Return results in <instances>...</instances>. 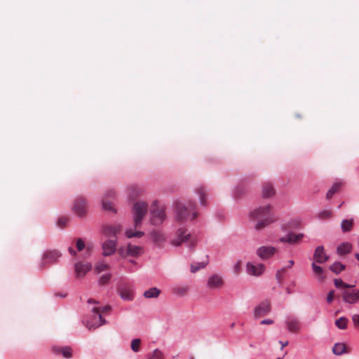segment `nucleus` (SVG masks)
<instances>
[{
	"label": "nucleus",
	"mask_w": 359,
	"mask_h": 359,
	"mask_svg": "<svg viewBox=\"0 0 359 359\" xmlns=\"http://www.w3.org/2000/svg\"><path fill=\"white\" fill-rule=\"evenodd\" d=\"M249 217L251 220L257 222L255 226L257 231L264 229L276 219L272 207L269 204L259 206L251 211Z\"/></svg>",
	"instance_id": "f257e3e1"
},
{
	"label": "nucleus",
	"mask_w": 359,
	"mask_h": 359,
	"mask_svg": "<svg viewBox=\"0 0 359 359\" xmlns=\"http://www.w3.org/2000/svg\"><path fill=\"white\" fill-rule=\"evenodd\" d=\"M196 205L192 202L184 203L182 202L175 203V219L179 222H184L192 220L197 217L198 213L195 211Z\"/></svg>",
	"instance_id": "f03ea898"
},
{
	"label": "nucleus",
	"mask_w": 359,
	"mask_h": 359,
	"mask_svg": "<svg viewBox=\"0 0 359 359\" xmlns=\"http://www.w3.org/2000/svg\"><path fill=\"white\" fill-rule=\"evenodd\" d=\"M88 304L91 306L89 309L92 316L89 319H86L84 322L86 327L88 330H94L106 323V320L103 318L100 313V308L98 306L100 302L93 299H88Z\"/></svg>",
	"instance_id": "7ed1b4c3"
},
{
	"label": "nucleus",
	"mask_w": 359,
	"mask_h": 359,
	"mask_svg": "<svg viewBox=\"0 0 359 359\" xmlns=\"http://www.w3.org/2000/svg\"><path fill=\"white\" fill-rule=\"evenodd\" d=\"M196 238L191 233H188L184 228H179L175 233V237L171 241V244L174 246H180L182 243H186L187 246L193 250L196 245Z\"/></svg>",
	"instance_id": "20e7f679"
},
{
	"label": "nucleus",
	"mask_w": 359,
	"mask_h": 359,
	"mask_svg": "<svg viewBox=\"0 0 359 359\" xmlns=\"http://www.w3.org/2000/svg\"><path fill=\"white\" fill-rule=\"evenodd\" d=\"M148 205L144 201H137L134 203L133 213L134 217L135 227L138 228L142 224V221L147 213Z\"/></svg>",
	"instance_id": "39448f33"
},
{
	"label": "nucleus",
	"mask_w": 359,
	"mask_h": 359,
	"mask_svg": "<svg viewBox=\"0 0 359 359\" xmlns=\"http://www.w3.org/2000/svg\"><path fill=\"white\" fill-rule=\"evenodd\" d=\"M150 212V222L153 225H160L165 219V208L163 206H158L156 201L151 204Z\"/></svg>",
	"instance_id": "423d86ee"
},
{
	"label": "nucleus",
	"mask_w": 359,
	"mask_h": 359,
	"mask_svg": "<svg viewBox=\"0 0 359 359\" xmlns=\"http://www.w3.org/2000/svg\"><path fill=\"white\" fill-rule=\"evenodd\" d=\"M60 256L61 254L57 250H53L46 251L43 255L40 267L44 269L56 263Z\"/></svg>",
	"instance_id": "0eeeda50"
},
{
	"label": "nucleus",
	"mask_w": 359,
	"mask_h": 359,
	"mask_svg": "<svg viewBox=\"0 0 359 359\" xmlns=\"http://www.w3.org/2000/svg\"><path fill=\"white\" fill-rule=\"evenodd\" d=\"M143 252L144 250L142 247L134 245L130 243H128L126 248H121L119 250L120 255L123 257H126L127 256L137 257L141 255L143 253Z\"/></svg>",
	"instance_id": "6e6552de"
},
{
	"label": "nucleus",
	"mask_w": 359,
	"mask_h": 359,
	"mask_svg": "<svg viewBox=\"0 0 359 359\" xmlns=\"http://www.w3.org/2000/svg\"><path fill=\"white\" fill-rule=\"evenodd\" d=\"M278 249L273 246L263 245L257 248V255L262 260H266L273 257Z\"/></svg>",
	"instance_id": "1a4fd4ad"
},
{
	"label": "nucleus",
	"mask_w": 359,
	"mask_h": 359,
	"mask_svg": "<svg viewBox=\"0 0 359 359\" xmlns=\"http://www.w3.org/2000/svg\"><path fill=\"white\" fill-rule=\"evenodd\" d=\"M73 211L79 217H83L87 212V201L83 197H78L74 201Z\"/></svg>",
	"instance_id": "9d476101"
},
{
	"label": "nucleus",
	"mask_w": 359,
	"mask_h": 359,
	"mask_svg": "<svg viewBox=\"0 0 359 359\" xmlns=\"http://www.w3.org/2000/svg\"><path fill=\"white\" fill-rule=\"evenodd\" d=\"M265 271V266L263 264H255L253 262H248L246 264V271L248 274L253 276H259Z\"/></svg>",
	"instance_id": "9b49d317"
},
{
	"label": "nucleus",
	"mask_w": 359,
	"mask_h": 359,
	"mask_svg": "<svg viewBox=\"0 0 359 359\" xmlns=\"http://www.w3.org/2000/svg\"><path fill=\"white\" fill-rule=\"evenodd\" d=\"M329 258L330 257L326 254L323 245H318L316 247L313 253V260L316 264H323L328 261Z\"/></svg>",
	"instance_id": "f8f14e48"
},
{
	"label": "nucleus",
	"mask_w": 359,
	"mask_h": 359,
	"mask_svg": "<svg viewBox=\"0 0 359 359\" xmlns=\"http://www.w3.org/2000/svg\"><path fill=\"white\" fill-rule=\"evenodd\" d=\"M271 311V304L268 301H264L260 303L254 310V316L259 318L269 313Z\"/></svg>",
	"instance_id": "ddd939ff"
},
{
	"label": "nucleus",
	"mask_w": 359,
	"mask_h": 359,
	"mask_svg": "<svg viewBox=\"0 0 359 359\" xmlns=\"http://www.w3.org/2000/svg\"><path fill=\"white\" fill-rule=\"evenodd\" d=\"M342 299L348 304H356L359 301V289L356 291H344L342 293Z\"/></svg>",
	"instance_id": "4468645a"
},
{
	"label": "nucleus",
	"mask_w": 359,
	"mask_h": 359,
	"mask_svg": "<svg viewBox=\"0 0 359 359\" xmlns=\"http://www.w3.org/2000/svg\"><path fill=\"white\" fill-rule=\"evenodd\" d=\"M102 255L107 257L113 255L116 249V241L113 240H107L102 243Z\"/></svg>",
	"instance_id": "2eb2a0df"
},
{
	"label": "nucleus",
	"mask_w": 359,
	"mask_h": 359,
	"mask_svg": "<svg viewBox=\"0 0 359 359\" xmlns=\"http://www.w3.org/2000/svg\"><path fill=\"white\" fill-rule=\"evenodd\" d=\"M92 269V265L89 262H79L75 264V272L77 277H83Z\"/></svg>",
	"instance_id": "dca6fc26"
},
{
	"label": "nucleus",
	"mask_w": 359,
	"mask_h": 359,
	"mask_svg": "<svg viewBox=\"0 0 359 359\" xmlns=\"http://www.w3.org/2000/svg\"><path fill=\"white\" fill-rule=\"evenodd\" d=\"M207 284L210 289H219L223 286L224 281L221 276L215 274L208 278Z\"/></svg>",
	"instance_id": "f3484780"
},
{
	"label": "nucleus",
	"mask_w": 359,
	"mask_h": 359,
	"mask_svg": "<svg viewBox=\"0 0 359 359\" xmlns=\"http://www.w3.org/2000/svg\"><path fill=\"white\" fill-rule=\"evenodd\" d=\"M121 297L123 300L131 301L133 299V292L132 288L128 285H123L118 289Z\"/></svg>",
	"instance_id": "a211bd4d"
},
{
	"label": "nucleus",
	"mask_w": 359,
	"mask_h": 359,
	"mask_svg": "<svg viewBox=\"0 0 359 359\" xmlns=\"http://www.w3.org/2000/svg\"><path fill=\"white\" fill-rule=\"evenodd\" d=\"M121 230V226L119 224L114 225H104L103 226V233L107 236H115L116 233H119Z\"/></svg>",
	"instance_id": "6ab92c4d"
},
{
	"label": "nucleus",
	"mask_w": 359,
	"mask_h": 359,
	"mask_svg": "<svg viewBox=\"0 0 359 359\" xmlns=\"http://www.w3.org/2000/svg\"><path fill=\"white\" fill-rule=\"evenodd\" d=\"M287 329L292 333H297L300 330V322L296 318H289L286 320Z\"/></svg>",
	"instance_id": "aec40b11"
},
{
	"label": "nucleus",
	"mask_w": 359,
	"mask_h": 359,
	"mask_svg": "<svg viewBox=\"0 0 359 359\" xmlns=\"http://www.w3.org/2000/svg\"><path fill=\"white\" fill-rule=\"evenodd\" d=\"M311 266L318 280L321 283L324 282L327 278L324 269L321 266L317 265L315 262L312 263Z\"/></svg>",
	"instance_id": "412c9836"
},
{
	"label": "nucleus",
	"mask_w": 359,
	"mask_h": 359,
	"mask_svg": "<svg viewBox=\"0 0 359 359\" xmlns=\"http://www.w3.org/2000/svg\"><path fill=\"white\" fill-rule=\"evenodd\" d=\"M303 238V234H294V233H289L288 235L282 237L280 238V241L282 243H296L299 241H300Z\"/></svg>",
	"instance_id": "4be33fe9"
},
{
	"label": "nucleus",
	"mask_w": 359,
	"mask_h": 359,
	"mask_svg": "<svg viewBox=\"0 0 359 359\" xmlns=\"http://www.w3.org/2000/svg\"><path fill=\"white\" fill-rule=\"evenodd\" d=\"M151 237L152 241L159 246H161L165 241V236L164 234L158 230H154L151 231Z\"/></svg>",
	"instance_id": "5701e85b"
},
{
	"label": "nucleus",
	"mask_w": 359,
	"mask_h": 359,
	"mask_svg": "<svg viewBox=\"0 0 359 359\" xmlns=\"http://www.w3.org/2000/svg\"><path fill=\"white\" fill-rule=\"evenodd\" d=\"M53 352L57 354H62L65 358H70L72 356V349L71 347H54Z\"/></svg>",
	"instance_id": "b1692460"
},
{
	"label": "nucleus",
	"mask_w": 359,
	"mask_h": 359,
	"mask_svg": "<svg viewBox=\"0 0 359 359\" xmlns=\"http://www.w3.org/2000/svg\"><path fill=\"white\" fill-rule=\"evenodd\" d=\"M275 189L273 185L269 182H266L262 187V196L265 198H270L275 195Z\"/></svg>",
	"instance_id": "393cba45"
},
{
	"label": "nucleus",
	"mask_w": 359,
	"mask_h": 359,
	"mask_svg": "<svg viewBox=\"0 0 359 359\" xmlns=\"http://www.w3.org/2000/svg\"><path fill=\"white\" fill-rule=\"evenodd\" d=\"M352 250V245L348 242L340 244L337 249L339 255H345L350 253Z\"/></svg>",
	"instance_id": "a878e982"
},
{
	"label": "nucleus",
	"mask_w": 359,
	"mask_h": 359,
	"mask_svg": "<svg viewBox=\"0 0 359 359\" xmlns=\"http://www.w3.org/2000/svg\"><path fill=\"white\" fill-rule=\"evenodd\" d=\"M110 265L102 260L98 262L95 266V271L96 273H100L103 271H109L110 269Z\"/></svg>",
	"instance_id": "bb28decb"
},
{
	"label": "nucleus",
	"mask_w": 359,
	"mask_h": 359,
	"mask_svg": "<svg viewBox=\"0 0 359 359\" xmlns=\"http://www.w3.org/2000/svg\"><path fill=\"white\" fill-rule=\"evenodd\" d=\"M332 351L335 355H339L344 353H347V348L344 343H337L335 344L332 348Z\"/></svg>",
	"instance_id": "cd10ccee"
},
{
	"label": "nucleus",
	"mask_w": 359,
	"mask_h": 359,
	"mask_svg": "<svg viewBox=\"0 0 359 359\" xmlns=\"http://www.w3.org/2000/svg\"><path fill=\"white\" fill-rule=\"evenodd\" d=\"M161 294V290L157 287H151L144 292L145 298H157Z\"/></svg>",
	"instance_id": "c85d7f7f"
},
{
	"label": "nucleus",
	"mask_w": 359,
	"mask_h": 359,
	"mask_svg": "<svg viewBox=\"0 0 359 359\" xmlns=\"http://www.w3.org/2000/svg\"><path fill=\"white\" fill-rule=\"evenodd\" d=\"M342 187L341 182H336L333 184V186L328 190L326 198L327 199H330L334 194L339 191Z\"/></svg>",
	"instance_id": "c756f323"
},
{
	"label": "nucleus",
	"mask_w": 359,
	"mask_h": 359,
	"mask_svg": "<svg viewBox=\"0 0 359 359\" xmlns=\"http://www.w3.org/2000/svg\"><path fill=\"white\" fill-rule=\"evenodd\" d=\"M353 226V219H344L341 222V229L343 232L350 231Z\"/></svg>",
	"instance_id": "7c9ffc66"
},
{
	"label": "nucleus",
	"mask_w": 359,
	"mask_h": 359,
	"mask_svg": "<svg viewBox=\"0 0 359 359\" xmlns=\"http://www.w3.org/2000/svg\"><path fill=\"white\" fill-rule=\"evenodd\" d=\"M345 268V265L339 262H334L330 266V269L336 274L339 273L341 271L344 270Z\"/></svg>",
	"instance_id": "2f4dec72"
},
{
	"label": "nucleus",
	"mask_w": 359,
	"mask_h": 359,
	"mask_svg": "<svg viewBox=\"0 0 359 359\" xmlns=\"http://www.w3.org/2000/svg\"><path fill=\"white\" fill-rule=\"evenodd\" d=\"M174 293L179 296H184L189 292V287L187 285L177 286L173 289Z\"/></svg>",
	"instance_id": "473e14b6"
},
{
	"label": "nucleus",
	"mask_w": 359,
	"mask_h": 359,
	"mask_svg": "<svg viewBox=\"0 0 359 359\" xmlns=\"http://www.w3.org/2000/svg\"><path fill=\"white\" fill-rule=\"evenodd\" d=\"M196 192L198 194L200 197V201L201 205H206V194L205 190L203 187H199L196 189Z\"/></svg>",
	"instance_id": "72a5a7b5"
},
{
	"label": "nucleus",
	"mask_w": 359,
	"mask_h": 359,
	"mask_svg": "<svg viewBox=\"0 0 359 359\" xmlns=\"http://www.w3.org/2000/svg\"><path fill=\"white\" fill-rule=\"evenodd\" d=\"M348 319L345 317H341L335 321L336 326L341 330H344L347 327Z\"/></svg>",
	"instance_id": "f704fd0d"
},
{
	"label": "nucleus",
	"mask_w": 359,
	"mask_h": 359,
	"mask_svg": "<svg viewBox=\"0 0 359 359\" xmlns=\"http://www.w3.org/2000/svg\"><path fill=\"white\" fill-rule=\"evenodd\" d=\"M144 233L143 231H133L132 230H127L126 231V236L127 238H133V237H137L141 238L143 236Z\"/></svg>",
	"instance_id": "c9c22d12"
},
{
	"label": "nucleus",
	"mask_w": 359,
	"mask_h": 359,
	"mask_svg": "<svg viewBox=\"0 0 359 359\" xmlns=\"http://www.w3.org/2000/svg\"><path fill=\"white\" fill-rule=\"evenodd\" d=\"M332 216V212L331 210H323L318 214V217L320 219H327L331 218Z\"/></svg>",
	"instance_id": "e433bc0d"
},
{
	"label": "nucleus",
	"mask_w": 359,
	"mask_h": 359,
	"mask_svg": "<svg viewBox=\"0 0 359 359\" xmlns=\"http://www.w3.org/2000/svg\"><path fill=\"white\" fill-rule=\"evenodd\" d=\"M102 203L104 210L115 212L112 203L110 201H109L107 198H103Z\"/></svg>",
	"instance_id": "4c0bfd02"
},
{
	"label": "nucleus",
	"mask_w": 359,
	"mask_h": 359,
	"mask_svg": "<svg viewBox=\"0 0 359 359\" xmlns=\"http://www.w3.org/2000/svg\"><path fill=\"white\" fill-rule=\"evenodd\" d=\"M141 344V339H135L132 340L131 341V349L134 352H138L140 351V347Z\"/></svg>",
	"instance_id": "58836bf2"
},
{
	"label": "nucleus",
	"mask_w": 359,
	"mask_h": 359,
	"mask_svg": "<svg viewBox=\"0 0 359 359\" xmlns=\"http://www.w3.org/2000/svg\"><path fill=\"white\" fill-rule=\"evenodd\" d=\"M334 283L337 287L351 288L353 287V285L344 283L341 279H334Z\"/></svg>",
	"instance_id": "ea45409f"
},
{
	"label": "nucleus",
	"mask_w": 359,
	"mask_h": 359,
	"mask_svg": "<svg viewBox=\"0 0 359 359\" xmlns=\"http://www.w3.org/2000/svg\"><path fill=\"white\" fill-rule=\"evenodd\" d=\"M111 275L110 273H107L100 277L99 279V284L100 285H106L109 283L111 279Z\"/></svg>",
	"instance_id": "a19ab883"
},
{
	"label": "nucleus",
	"mask_w": 359,
	"mask_h": 359,
	"mask_svg": "<svg viewBox=\"0 0 359 359\" xmlns=\"http://www.w3.org/2000/svg\"><path fill=\"white\" fill-rule=\"evenodd\" d=\"M206 264H207L205 262H201V263H198L196 264H192L191 266V271L192 273H196V271H198L201 269L204 268L206 266Z\"/></svg>",
	"instance_id": "79ce46f5"
},
{
	"label": "nucleus",
	"mask_w": 359,
	"mask_h": 359,
	"mask_svg": "<svg viewBox=\"0 0 359 359\" xmlns=\"http://www.w3.org/2000/svg\"><path fill=\"white\" fill-rule=\"evenodd\" d=\"M148 359H163V355L161 351L156 349Z\"/></svg>",
	"instance_id": "37998d69"
},
{
	"label": "nucleus",
	"mask_w": 359,
	"mask_h": 359,
	"mask_svg": "<svg viewBox=\"0 0 359 359\" xmlns=\"http://www.w3.org/2000/svg\"><path fill=\"white\" fill-rule=\"evenodd\" d=\"M286 271V268H282L280 270H278L276 273V277L278 282L281 283L283 282V278H284V273Z\"/></svg>",
	"instance_id": "c03bdc74"
},
{
	"label": "nucleus",
	"mask_w": 359,
	"mask_h": 359,
	"mask_svg": "<svg viewBox=\"0 0 359 359\" xmlns=\"http://www.w3.org/2000/svg\"><path fill=\"white\" fill-rule=\"evenodd\" d=\"M69 218L67 217H61L57 220V225L60 228H64L66 226L67 224L69 222Z\"/></svg>",
	"instance_id": "a18cd8bd"
},
{
	"label": "nucleus",
	"mask_w": 359,
	"mask_h": 359,
	"mask_svg": "<svg viewBox=\"0 0 359 359\" xmlns=\"http://www.w3.org/2000/svg\"><path fill=\"white\" fill-rule=\"evenodd\" d=\"M241 261H238L233 266V272L235 274H239L241 271Z\"/></svg>",
	"instance_id": "49530a36"
},
{
	"label": "nucleus",
	"mask_w": 359,
	"mask_h": 359,
	"mask_svg": "<svg viewBox=\"0 0 359 359\" xmlns=\"http://www.w3.org/2000/svg\"><path fill=\"white\" fill-rule=\"evenodd\" d=\"M76 248L79 251H81L85 248V243L84 241L81 238H79L76 241Z\"/></svg>",
	"instance_id": "de8ad7c7"
},
{
	"label": "nucleus",
	"mask_w": 359,
	"mask_h": 359,
	"mask_svg": "<svg viewBox=\"0 0 359 359\" xmlns=\"http://www.w3.org/2000/svg\"><path fill=\"white\" fill-rule=\"evenodd\" d=\"M130 191H134V194L133 193H130V197L132 198H133L136 197L137 196H138L139 193L140 191L136 187H131L130 188Z\"/></svg>",
	"instance_id": "09e8293b"
},
{
	"label": "nucleus",
	"mask_w": 359,
	"mask_h": 359,
	"mask_svg": "<svg viewBox=\"0 0 359 359\" xmlns=\"http://www.w3.org/2000/svg\"><path fill=\"white\" fill-rule=\"evenodd\" d=\"M98 306L100 308V313L102 316L107 313H109L111 311V306L109 305H107V306H104L102 307H101L98 305Z\"/></svg>",
	"instance_id": "8fccbe9b"
},
{
	"label": "nucleus",
	"mask_w": 359,
	"mask_h": 359,
	"mask_svg": "<svg viewBox=\"0 0 359 359\" xmlns=\"http://www.w3.org/2000/svg\"><path fill=\"white\" fill-rule=\"evenodd\" d=\"M334 297V291L331 290L329 292L327 297V302L330 304L332 302Z\"/></svg>",
	"instance_id": "3c124183"
},
{
	"label": "nucleus",
	"mask_w": 359,
	"mask_h": 359,
	"mask_svg": "<svg viewBox=\"0 0 359 359\" xmlns=\"http://www.w3.org/2000/svg\"><path fill=\"white\" fill-rule=\"evenodd\" d=\"M352 320L355 326L359 327V315L358 314H354L352 316Z\"/></svg>",
	"instance_id": "603ef678"
},
{
	"label": "nucleus",
	"mask_w": 359,
	"mask_h": 359,
	"mask_svg": "<svg viewBox=\"0 0 359 359\" xmlns=\"http://www.w3.org/2000/svg\"><path fill=\"white\" fill-rule=\"evenodd\" d=\"M115 196V192L114 191H109L106 195H105V197L104 198H107L109 197V198H113L114 196Z\"/></svg>",
	"instance_id": "864d4df0"
},
{
	"label": "nucleus",
	"mask_w": 359,
	"mask_h": 359,
	"mask_svg": "<svg viewBox=\"0 0 359 359\" xmlns=\"http://www.w3.org/2000/svg\"><path fill=\"white\" fill-rule=\"evenodd\" d=\"M273 323V321L271 319L263 320L261 321L262 325H271Z\"/></svg>",
	"instance_id": "5fc2aeb1"
},
{
	"label": "nucleus",
	"mask_w": 359,
	"mask_h": 359,
	"mask_svg": "<svg viewBox=\"0 0 359 359\" xmlns=\"http://www.w3.org/2000/svg\"><path fill=\"white\" fill-rule=\"evenodd\" d=\"M279 343L281 345V347H280V349L283 350L284 347H285L286 346L288 345V341H280Z\"/></svg>",
	"instance_id": "6e6d98bb"
},
{
	"label": "nucleus",
	"mask_w": 359,
	"mask_h": 359,
	"mask_svg": "<svg viewBox=\"0 0 359 359\" xmlns=\"http://www.w3.org/2000/svg\"><path fill=\"white\" fill-rule=\"evenodd\" d=\"M69 252L72 255H76V252L72 248H69Z\"/></svg>",
	"instance_id": "4d7b16f0"
},
{
	"label": "nucleus",
	"mask_w": 359,
	"mask_h": 359,
	"mask_svg": "<svg viewBox=\"0 0 359 359\" xmlns=\"http://www.w3.org/2000/svg\"><path fill=\"white\" fill-rule=\"evenodd\" d=\"M92 249H93L92 245H87V247H86V250H87L89 253L91 252Z\"/></svg>",
	"instance_id": "13d9d810"
},
{
	"label": "nucleus",
	"mask_w": 359,
	"mask_h": 359,
	"mask_svg": "<svg viewBox=\"0 0 359 359\" xmlns=\"http://www.w3.org/2000/svg\"><path fill=\"white\" fill-rule=\"evenodd\" d=\"M288 263H289V265L287 266L288 268H291L294 265V261H292V260H290L288 262Z\"/></svg>",
	"instance_id": "bf43d9fd"
},
{
	"label": "nucleus",
	"mask_w": 359,
	"mask_h": 359,
	"mask_svg": "<svg viewBox=\"0 0 359 359\" xmlns=\"http://www.w3.org/2000/svg\"><path fill=\"white\" fill-rule=\"evenodd\" d=\"M355 257L357 259V260L359 262V254L358 253H355Z\"/></svg>",
	"instance_id": "052dcab7"
},
{
	"label": "nucleus",
	"mask_w": 359,
	"mask_h": 359,
	"mask_svg": "<svg viewBox=\"0 0 359 359\" xmlns=\"http://www.w3.org/2000/svg\"><path fill=\"white\" fill-rule=\"evenodd\" d=\"M130 262H131V264H135V262L133 260H130Z\"/></svg>",
	"instance_id": "680f3d73"
},
{
	"label": "nucleus",
	"mask_w": 359,
	"mask_h": 359,
	"mask_svg": "<svg viewBox=\"0 0 359 359\" xmlns=\"http://www.w3.org/2000/svg\"><path fill=\"white\" fill-rule=\"evenodd\" d=\"M276 359H283L282 358H277Z\"/></svg>",
	"instance_id": "e2e57ef3"
},
{
	"label": "nucleus",
	"mask_w": 359,
	"mask_h": 359,
	"mask_svg": "<svg viewBox=\"0 0 359 359\" xmlns=\"http://www.w3.org/2000/svg\"><path fill=\"white\" fill-rule=\"evenodd\" d=\"M190 359H194V357H191Z\"/></svg>",
	"instance_id": "0e129e2a"
}]
</instances>
